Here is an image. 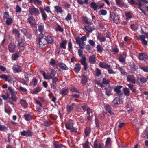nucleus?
I'll return each mask as SVG.
<instances>
[{
	"label": "nucleus",
	"mask_w": 148,
	"mask_h": 148,
	"mask_svg": "<svg viewBox=\"0 0 148 148\" xmlns=\"http://www.w3.org/2000/svg\"><path fill=\"white\" fill-rule=\"evenodd\" d=\"M20 134L22 136L27 137H31L33 135V133L30 130H23L20 132Z\"/></svg>",
	"instance_id": "obj_11"
},
{
	"label": "nucleus",
	"mask_w": 148,
	"mask_h": 148,
	"mask_svg": "<svg viewBox=\"0 0 148 148\" xmlns=\"http://www.w3.org/2000/svg\"><path fill=\"white\" fill-rule=\"evenodd\" d=\"M75 39L77 40H80L82 41H85L86 40L87 38L86 36H82L81 38L79 37H77L75 38Z\"/></svg>",
	"instance_id": "obj_54"
},
{
	"label": "nucleus",
	"mask_w": 148,
	"mask_h": 148,
	"mask_svg": "<svg viewBox=\"0 0 148 148\" xmlns=\"http://www.w3.org/2000/svg\"><path fill=\"white\" fill-rule=\"evenodd\" d=\"M139 69L143 70L145 72H148V66L147 67H146V66H142L141 65H140Z\"/></svg>",
	"instance_id": "obj_58"
},
{
	"label": "nucleus",
	"mask_w": 148,
	"mask_h": 148,
	"mask_svg": "<svg viewBox=\"0 0 148 148\" xmlns=\"http://www.w3.org/2000/svg\"><path fill=\"white\" fill-rule=\"evenodd\" d=\"M46 40L47 44H52L53 41L52 36L49 35H48L46 36Z\"/></svg>",
	"instance_id": "obj_39"
},
{
	"label": "nucleus",
	"mask_w": 148,
	"mask_h": 148,
	"mask_svg": "<svg viewBox=\"0 0 148 148\" xmlns=\"http://www.w3.org/2000/svg\"><path fill=\"white\" fill-rule=\"evenodd\" d=\"M17 45L20 47H25V40L22 38L18 39Z\"/></svg>",
	"instance_id": "obj_13"
},
{
	"label": "nucleus",
	"mask_w": 148,
	"mask_h": 148,
	"mask_svg": "<svg viewBox=\"0 0 148 148\" xmlns=\"http://www.w3.org/2000/svg\"><path fill=\"white\" fill-rule=\"evenodd\" d=\"M23 116L26 121H30L32 119V116L30 114H25Z\"/></svg>",
	"instance_id": "obj_43"
},
{
	"label": "nucleus",
	"mask_w": 148,
	"mask_h": 148,
	"mask_svg": "<svg viewBox=\"0 0 148 148\" xmlns=\"http://www.w3.org/2000/svg\"><path fill=\"white\" fill-rule=\"evenodd\" d=\"M41 90V88L38 86L36 88L34 89L33 91V93L34 94H37L40 92Z\"/></svg>",
	"instance_id": "obj_52"
},
{
	"label": "nucleus",
	"mask_w": 148,
	"mask_h": 148,
	"mask_svg": "<svg viewBox=\"0 0 148 148\" xmlns=\"http://www.w3.org/2000/svg\"><path fill=\"white\" fill-rule=\"evenodd\" d=\"M16 45L13 42L10 43L8 45V49L10 53H14L15 50Z\"/></svg>",
	"instance_id": "obj_12"
},
{
	"label": "nucleus",
	"mask_w": 148,
	"mask_h": 148,
	"mask_svg": "<svg viewBox=\"0 0 148 148\" xmlns=\"http://www.w3.org/2000/svg\"><path fill=\"white\" fill-rule=\"evenodd\" d=\"M97 39L99 40L101 42H104L106 40L105 37L101 33L98 34L97 36Z\"/></svg>",
	"instance_id": "obj_28"
},
{
	"label": "nucleus",
	"mask_w": 148,
	"mask_h": 148,
	"mask_svg": "<svg viewBox=\"0 0 148 148\" xmlns=\"http://www.w3.org/2000/svg\"><path fill=\"white\" fill-rule=\"evenodd\" d=\"M44 29V26L43 25H40L38 26V30L40 32V33H42Z\"/></svg>",
	"instance_id": "obj_64"
},
{
	"label": "nucleus",
	"mask_w": 148,
	"mask_h": 148,
	"mask_svg": "<svg viewBox=\"0 0 148 148\" xmlns=\"http://www.w3.org/2000/svg\"><path fill=\"white\" fill-rule=\"evenodd\" d=\"M93 145L95 148H104V144L102 143H100L98 144L97 140L94 141Z\"/></svg>",
	"instance_id": "obj_20"
},
{
	"label": "nucleus",
	"mask_w": 148,
	"mask_h": 148,
	"mask_svg": "<svg viewBox=\"0 0 148 148\" xmlns=\"http://www.w3.org/2000/svg\"><path fill=\"white\" fill-rule=\"evenodd\" d=\"M126 56L124 54H120L119 56V60L120 62L124 63L125 61Z\"/></svg>",
	"instance_id": "obj_37"
},
{
	"label": "nucleus",
	"mask_w": 148,
	"mask_h": 148,
	"mask_svg": "<svg viewBox=\"0 0 148 148\" xmlns=\"http://www.w3.org/2000/svg\"><path fill=\"white\" fill-rule=\"evenodd\" d=\"M90 130L89 128H86L84 131V133L86 136H87L90 133Z\"/></svg>",
	"instance_id": "obj_59"
},
{
	"label": "nucleus",
	"mask_w": 148,
	"mask_h": 148,
	"mask_svg": "<svg viewBox=\"0 0 148 148\" xmlns=\"http://www.w3.org/2000/svg\"><path fill=\"white\" fill-rule=\"evenodd\" d=\"M112 108L110 105L107 104L105 107V110L110 115L112 116L114 114V113L112 111Z\"/></svg>",
	"instance_id": "obj_24"
},
{
	"label": "nucleus",
	"mask_w": 148,
	"mask_h": 148,
	"mask_svg": "<svg viewBox=\"0 0 148 148\" xmlns=\"http://www.w3.org/2000/svg\"><path fill=\"white\" fill-rule=\"evenodd\" d=\"M116 69L119 70L121 75L124 76H125L127 75V73L125 71V69L123 68L122 67H116Z\"/></svg>",
	"instance_id": "obj_36"
},
{
	"label": "nucleus",
	"mask_w": 148,
	"mask_h": 148,
	"mask_svg": "<svg viewBox=\"0 0 148 148\" xmlns=\"http://www.w3.org/2000/svg\"><path fill=\"white\" fill-rule=\"evenodd\" d=\"M132 13L130 12H127L125 13V15L126 17V20H128L132 18Z\"/></svg>",
	"instance_id": "obj_61"
},
{
	"label": "nucleus",
	"mask_w": 148,
	"mask_h": 148,
	"mask_svg": "<svg viewBox=\"0 0 148 148\" xmlns=\"http://www.w3.org/2000/svg\"><path fill=\"white\" fill-rule=\"evenodd\" d=\"M127 79L128 82H131L134 84L136 83V79L134 76L133 75H128L127 77Z\"/></svg>",
	"instance_id": "obj_14"
},
{
	"label": "nucleus",
	"mask_w": 148,
	"mask_h": 148,
	"mask_svg": "<svg viewBox=\"0 0 148 148\" xmlns=\"http://www.w3.org/2000/svg\"><path fill=\"white\" fill-rule=\"evenodd\" d=\"M20 103L24 108H27L28 106V104L26 101L22 99L20 100Z\"/></svg>",
	"instance_id": "obj_40"
},
{
	"label": "nucleus",
	"mask_w": 148,
	"mask_h": 148,
	"mask_svg": "<svg viewBox=\"0 0 148 148\" xmlns=\"http://www.w3.org/2000/svg\"><path fill=\"white\" fill-rule=\"evenodd\" d=\"M115 2L116 4L120 7H124L125 8L129 7L128 4L125 3L122 0H116Z\"/></svg>",
	"instance_id": "obj_10"
},
{
	"label": "nucleus",
	"mask_w": 148,
	"mask_h": 148,
	"mask_svg": "<svg viewBox=\"0 0 148 148\" xmlns=\"http://www.w3.org/2000/svg\"><path fill=\"white\" fill-rule=\"evenodd\" d=\"M6 23L8 25H10L12 24L13 23V20L11 18H9L6 19Z\"/></svg>",
	"instance_id": "obj_56"
},
{
	"label": "nucleus",
	"mask_w": 148,
	"mask_h": 148,
	"mask_svg": "<svg viewBox=\"0 0 148 148\" xmlns=\"http://www.w3.org/2000/svg\"><path fill=\"white\" fill-rule=\"evenodd\" d=\"M137 1L138 2L135 1L134 5H138L137 8L142 11L145 15H146V14L145 11L141 8L142 6L145 5L142 3L144 4L147 3L148 0H137Z\"/></svg>",
	"instance_id": "obj_4"
},
{
	"label": "nucleus",
	"mask_w": 148,
	"mask_h": 148,
	"mask_svg": "<svg viewBox=\"0 0 148 148\" xmlns=\"http://www.w3.org/2000/svg\"><path fill=\"white\" fill-rule=\"evenodd\" d=\"M84 28L89 33L92 32L93 30L95 29V26L94 25L92 26L90 25L85 26Z\"/></svg>",
	"instance_id": "obj_31"
},
{
	"label": "nucleus",
	"mask_w": 148,
	"mask_h": 148,
	"mask_svg": "<svg viewBox=\"0 0 148 148\" xmlns=\"http://www.w3.org/2000/svg\"><path fill=\"white\" fill-rule=\"evenodd\" d=\"M20 53L21 52L19 51H16L15 53L12 54L11 57L12 60L13 61L17 60L19 57Z\"/></svg>",
	"instance_id": "obj_16"
},
{
	"label": "nucleus",
	"mask_w": 148,
	"mask_h": 148,
	"mask_svg": "<svg viewBox=\"0 0 148 148\" xmlns=\"http://www.w3.org/2000/svg\"><path fill=\"white\" fill-rule=\"evenodd\" d=\"M99 66L101 68H104L106 69H110L111 66L110 65L105 63L104 62H101L99 63Z\"/></svg>",
	"instance_id": "obj_17"
},
{
	"label": "nucleus",
	"mask_w": 148,
	"mask_h": 148,
	"mask_svg": "<svg viewBox=\"0 0 148 148\" xmlns=\"http://www.w3.org/2000/svg\"><path fill=\"white\" fill-rule=\"evenodd\" d=\"M46 37L42 33H40L36 39L37 43L38 45V47L40 48H42L44 46L47 44Z\"/></svg>",
	"instance_id": "obj_1"
},
{
	"label": "nucleus",
	"mask_w": 148,
	"mask_h": 148,
	"mask_svg": "<svg viewBox=\"0 0 148 148\" xmlns=\"http://www.w3.org/2000/svg\"><path fill=\"white\" fill-rule=\"evenodd\" d=\"M99 12L100 13V15L105 16L107 14V12L106 10L104 9H101L99 11Z\"/></svg>",
	"instance_id": "obj_63"
},
{
	"label": "nucleus",
	"mask_w": 148,
	"mask_h": 148,
	"mask_svg": "<svg viewBox=\"0 0 148 148\" xmlns=\"http://www.w3.org/2000/svg\"><path fill=\"white\" fill-rule=\"evenodd\" d=\"M148 58L147 54L144 53H140L139 54V59L141 60H145Z\"/></svg>",
	"instance_id": "obj_33"
},
{
	"label": "nucleus",
	"mask_w": 148,
	"mask_h": 148,
	"mask_svg": "<svg viewBox=\"0 0 148 148\" xmlns=\"http://www.w3.org/2000/svg\"><path fill=\"white\" fill-rule=\"evenodd\" d=\"M81 77V83L83 85H85L88 81L87 77L84 75H82Z\"/></svg>",
	"instance_id": "obj_35"
},
{
	"label": "nucleus",
	"mask_w": 148,
	"mask_h": 148,
	"mask_svg": "<svg viewBox=\"0 0 148 148\" xmlns=\"http://www.w3.org/2000/svg\"><path fill=\"white\" fill-rule=\"evenodd\" d=\"M106 91V94L108 96H109L111 95V89L110 88H105Z\"/></svg>",
	"instance_id": "obj_50"
},
{
	"label": "nucleus",
	"mask_w": 148,
	"mask_h": 148,
	"mask_svg": "<svg viewBox=\"0 0 148 148\" xmlns=\"http://www.w3.org/2000/svg\"><path fill=\"white\" fill-rule=\"evenodd\" d=\"M97 58L94 55L90 56L89 57V61L91 64H95L97 60Z\"/></svg>",
	"instance_id": "obj_22"
},
{
	"label": "nucleus",
	"mask_w": 148,
	"mask_h": 148,
	"mask_svg": "<svg viewBox=\"0 0 148 148\" xmlns=\"http://www.w3.org/2000/svg\"><path fill=\"white\" fill-rule=\"evenodd\" d=\"M130 66L131 70L133 71H135L137 68H136V65L135 64L134 62H133L132 64L130 65Z\"/></svg>",
	"instance_id": "obj_57"
},
{
	"label": "nucleus",
	"mask_w": 148,
	"mask_h": 148,
	"mask_svg": "<svg viewBox=\"0 0 148 148\" xmlns=\"http://www.w3.org/2000/svg\"><path fill=\"white\" fill-rule=\"evenodd\" d=\"M130 26V28L132 30L135 31L138 29V25L137 23H135L131 24Z\"/></svg>",
	"instance_id": "obj_44"
},
{
	"label": "nucleus",
	"mask_w": 148,
	"mask_h": 148,
	"mask_svg": "<svg viewBox=\"0 0 148 148\" xmlns=\"http://www.w3.org/2000/svg\"><path fill=\"white\" fill-rule=\"evenodd\" d=\"M111 144V138L108 137L106 140L105 143V147L107 148L108 146H110Z\"/></svg>",
	"instance_id": "obj_49"
},
{
	"label": "nucleus",
	"mask_w": 148,
	"mask_h": 148,
	"mask_svg": "<svg viewBox=\"0 0 148 148\" xmlns=\"http://www.w3.org/2000/svg\"><path fill=\"white\" fill-rule=\"evenodd\" d=\"M59 94L64 96L68 94V88H64L60 91Z\"/></svg>",
	"instance_id": "obj_32"
},
{
	"label": "nucleus",
	"mask_w": 148,
	"mask_h": 148,
	"mask_svg": "<svg viewBox=\"0 0 148 148\" xmlns=\"http://www.w3.org/2000/svg\"><path fill=\"white\" fill-rule=\"evenodd\" d=\"M53 145L55 148H62L64 146L62 144H59V142L54 141L53 143Z\"/></svg>",
	"instance_id": "obj_41"
},
{
	"label": "nucleus",
	"mask_w": 148,
	"mask_h": 148,
	"mask_svg": "<svg viewBox=\"0 0 148 148\" xmlns=\"http://www.w3.org/2000/svg\"><path fill=\"white\" fill-rule=\"evenodd\" d=\"M39 10L41 14L43 20L44 21H46L47 16L46 13L44 10L43 8H42L40 7L39 8Z\"/></svg>",
	"instance_id": "obj_26"
},
{
	"label": "nucleus",
	"mask_w": 148,
	"mask_h": 148,
	"mask_svg": "<svg viewBox=\"0 0 148 148\" xmlns=\"http://www.w3.org/2000/svg\"><path fill=\"white\" fill-rule=\"evenodd\" d=\"M54 8L55 10L57 13H62L64 11L62 8L59 5L55 6Z\"/></svg>",
	"instance_id": "obj_46"
},
{
	"label": "nucleus",
	"mask_w": 148,
	"mask_h": 148,
	"mask_svg": "<svg viewBox=\"0 0 148 148\" xmlns=\"http://www.w3.org/2000/svg\"><path fill=\"white\" fill-rule=\"evenodd\" d=\"M57 67H58L61 69L62 70H67L69 69V68L67 67L66 65L63 63L60 62L57 64L56 65Z\"/></svg>",
	"instance_id": "obj_18"
},
{
	"label": "nucleus",
	"mask_w": 148,
	"mask_h": 148,
	"mask_svg": "<svg viewBox=\"0 0 148 148\" xmlns=\"http://www.w3.org/2000/svg\"><path fill=\"white\" fill-rule=\"evenodd\" d=\"M123 92L124 95L126 96H129L130 95V91L129 89L126 87L123 89Z\"/></svg>",
	"instance_id": "obj_48"
},
{
	"label": "nucleus",
	"mask_w": 148,
	"mask_h": 148,
	"mask_svg": "<svg viewBox=\"0 0 148 148\" xmlns=\"http://www.w3.org/2000/svg\"><path fill=\"white\" fill-rule=\"evenodd\" d=\"M38 82V79L37 77H34L32 79V82H31V84L34 87L37 85Z\"/></svg>",
	"instance_id": "obj_47"
},
{
	"label": "nucleus",
	"mask_w": 148,
	"mask_h": 148,
	"mask_svg": "<svg viewBox=\"0 0 148 148\" xmlns=\"http://www.w3.org/2000/svg\"><path fill=\"white\" fill-rule=\"evenodd\" d=\"M53 122L50 120L45 121L44 122V125L45 127H49L53 124Z\"/></svg>",
	"instance_id": "obj_45"
},
{
	"label": "nucleus",
	"mask_w": 148,
	"mask_h": 148,
	"mask_svg": "<svg viewBox=\"0 0 148 148\" xmlns=\"http://www.w3.org/2000/svg\"><path fill=\"white\" fill-rule=\"evenodd\" d=\"M0 70L1 71L5 73H8L9 72L7 70L6 68L2 65H0Z\"/></svg>",
	"instance_id": "obj_55"
},
{
	"label": "nucleus",
	"mask_w": 148,
	"mask_h": 148,
	"mask_svg": "<svg viewBox=\"0 0 148 148\" xmlns=\"http://www.w3.org/2000/svg\"><path fill=\"white\" fill-rule=\"evenodd\" d=\"M29 13L32 15H38L40 14V12L38 10L33 6L32 7L29 8Z\"/></svg>",
	"instance_id": "obj_8"
},
{
	"label": "nucleus",
	"mask_w": 148,
	"mask_h": 148,
	"mask_svg": "<svg viewBox=\"0 0 148 148\" xmlns=\"http://www.w3.org/2000/svg\"><path fill=\"white\" fill-rule=\"evenodd\" d=\"M76 44L78 45L80 49H84L86 45L85 42L84 41H82L80 40H77L75 39Z\"/></svg>",
	"instance_id": "obj_19"
},
{
	"label": "nucleus",
	"mask_w": 148,
	"mask_h": 148,
	"mask_svg": "<svg viewBox=\"0 0 148 148\" xmlns=\"http://www.w3.org/2000/svg\"><path fill=\"white\" fill-rule=\"evenodd\" d=\"M99 3H96L95 2H92L91 3L90 6L91 8L93 9L95 11H97L98 8V4H99Z\"/></svg>",
	"instance_id": "obj_34"
},
{
	"label": "nucleus",
	"mask_w": 148,
	"mask_h": 148,
	"mask_svg": "<svg viewBox=\"0 0 148 148\" xmlns=\"http://www.w3.org/2000/svg\"><path fill=\"white\" fill-rule=\"evenodd\" d=\"M97 50L99 53H101L102 52L103 50V48L102 46L100 45H98L97 47Z\"/></svg>",
	"instance_id": "obj_53"
},
{
	"label": "nucleus",
	"mask_w": 148,
	"mask_h": 148,
	"mask_svg": "<svg viewBox=\"0 0 148 148\" xmlns=\"http://www.w3.org/2000/svg\"><path fill=\"white\" fill-rule=\"evenodd\" d=\"M28 20V22L30 24L31 26L35 27L36 25L34 23L35 21V19L33 16L29 17Z\"/></svg>",
	"instance_id": "obj_27"
},
{
	"label": "nucleus",
	"mask_w": 148,
	"mask_h": 148,
	"mask_svg": "<svg viewBox=\"0 0 148 148\" xmlns=\"http://www.w3.org/2000/svg\"><path fill=\"white\" fill-rule=\"evenodd\" d=\"M67 41L66 40H62L59 44V49H61L62 52H64V50L66 49Z\"/></svg>",
	"instance_id": "obj_9"
},
{
	"label": "nucleus",
	"mask_w": 148,
	"mask_h": 148,
	"mask_svg": "<svg viewBox=\"0 0 148 148\" xmlns=\"http://www.w3.org/2000/svg\"><path fill=\"white\" fill-rule=\"evenodd\" d=\"M0 78L8 81L10 84H13L14 83V79L10 75H7L5 74L0 75Z\"/></svg>",
	"instance_id": "obj_6"
},
{
	"label": "nucleus",
	"mask_w": 148,
	"mask_h": 148,
	"mask_svg": "<svg viewBox=\"0 0 148 148\" xmlns=\"http://www.w3.org/2000/svg\"><path fill=\"white\" fill-rule=\"evenodd\" d=\"M12 33L15 35V37L17 39L20 38L21 34L19 31L16 28L13 29Z\"/></svg>",
	"instance_id": "obj_25"
},
{
	"label": "nucleus",
	"mask_w": 148,
	"mask_h": 148,
	"mask_svg": "<svg viewBox=\"0 0 148 148\" xmlns=\"http://www.w3.org/2000/svg\"><path fill=\"white\" fill-rule=\"evenodd\" d=\"M83 21L86 24L90 25H92L93 23L91 20L88 18L87 17L83 16L82 17Z\"/></svg>",
	"instance_id": "obj_23"
},
{
	"label": "nucleus",
	"mask_w": 148,
	"mask_h": 148,
	"mask_svg": "<svg viewBox=\"0 0 148 148\" xmlns=\"http://www.w3.org/2000/svg\"><path fill=\"white\" fill-rule=\"evenodd\" d=\"M121 99L117 97H116L112 102L113 103V106L116 107L117 105L120 104Z\"/></svg>",
	"instance_id": "obj_30"
},
{
	"label": "nucleus",
	"mask_w": 148,
	"mask_h": 148,
	"mask_svg": "<svg viewBox=\"0 0 148 148\" xmlns=\"http://www.w3.org/2000/svg\"><path fill=\"white\" fill-rule=\"evenodd\" d=\"M140 40L141 41L142 45H148L147 42L145 38H147V36L145 35H139Z\"/></svg>",
	"instance_id": "obj_15"
},
{
	"label": "nucleus",
	"mask_w": 148,
	"mask_h": 148,
	"mask_svg": "<svg viewBox=\"0 0 148 148\" xmlns=\"http://www.w3.org/2000/svg\"><path fill=\"white\" fill-rule=\"evenodd\" d=\"M56 71L53 69L52 68L51 71V72L49 74L46 75L45 72H44L42 74V75L44 79H50V78L54 77L56 75Z\"/></svg>",
	"instance_id": "obj_5"
},
{
	"label": "nucleus",
	"mask_w": 148,
	"mask_h": 148,
	"mask_svg": "<svg viewBox=\"0 0 148 148\" xmlns=\"http://www.w3.org/2000/svg\"><path fill=\"white\" fill-rule=\"evenodd\" d=\"M110 83V82L108 79L106 78H103L102 84H108Z\"/></svg>",
	"instance_id": "obj_60"
},
{
	"label": "nucleus",
	"mask_w": 148,
	"mask_h": 148,
	"mask_svg": "<svg viewBox=\"0 0 148 148\" xmlns=\"http://www.w3.org/2000/svg\"><path fill=\"white\" fill-rule=\"evenodd\" d=\"M101 70L98 68L96 69V73L95 76L98 77L101 75Z\"/></svg>",
	"instance_id": "obj_62"
},
{
	"label": "nucleus",
	"mask_w": 148,
	"mask_h": 148,
	"mask_svg": "<svg viewBox=\"0 0 148 148\" xmlns=\"http://www.w3.org/2000/svg\"><path fill=\"white\" fill-rule=\"evenodd\" d=\"M109 19L110 20L113 21L114 23L116 24H119L121 21L120 17L119 15L113 12H110Z\"/></svg>",
	"instance_id": "obj_3"
},
{
	"label": "nucleus",
	"mask_w": 148,
	"mask_h": 148,
	"mask_svg": "<svg viewBox=\"0 0 148 148\" xmlns=\"http://www.w3.org/2000/svg\"><path fill=\"white\" fill-rule=\"evenodd\" d=\"M74 124V121L70 119L65 124L66 128L68 130H70L71 132H76L77 129L73 127Z\"/></svg>",
	"instance_id": "obj_2"
},
{
	"label": "nucleus",
	"mask_w": 148,
	"mask_h": 148,
	"mask_svg": "<svg viewBox=\"0 0 148 148\" xmlns=\"http://www.w3.org/2000/svg\"><path fill=\"white\" fill-rule=\"evenodd\" d=\"M11 94V98L12 100L14 102H16L17 99V98L16 96L17 92H14L12 93Z\"/></svg>",
	"instance_id": "obj_42"
},
{
	"label": "nucleus",
	"mask_w": 148,
	"mask_h": 148,
	"mask_svg": "<svg viewBox=\"0 0 148 148\" xmlns=\"http://www.w3.org/2000/svg\"><path fill=\"white\" fill-rule=\"evenodd\" d=\"M81 69V67L80 64L78 63H77L74 68V71L76 73H77Z\"/></svg>",
	"instance_id": "obj_38"
},
{
	"label": "nucleus",
	"mask_w": 148,
	"mask_h": 148,
	"mask_svg": "<svg viewBox=\"0 0 148 148\" xmlns=\"http://www.w3.org/2000/svg\"><path fill=\"white\" fill-rule=\"evenodd\" d=\"M75 105V104L74 103L70 105H68L66 107V110L68 113H70L73 110L74 108V106Z\"/></svg>",
	"instance_id": "obj_29"
},
{
	"label": "nucleus",
	"mask_w": 148,
	"mask_h": 148,
	"mask_svg": "<svg viewBox=\"0 0 148 148\" xmlns=\"http://www.w3.org/2000/svg\"><path fill=\"white\" fill-rule=\"evenodd\" d=\"M52 79V83L50 84V86L51 88L54 90H57V82L58 81V78L57 77H55L52 78H50Z\"/></svg>",
	"instance_id": "obj_7"
},
{
	"label": "nucleus",
	"mask_w": 148,
	"mask_h": 148,
	"mask_svg": "<svg viewBox=\"0 0 148 148\" xmlns=\"http://www.w3.org/2000/svg\"><path fill=\"white\" fill-rule=\"evenodd\" d=\"M29 3H33L34 4L37 3L40 5L42 3V1L40 0H29Z\"/></svg>",
	"instance_id": "obj_51"
},
{
	"label": "nucleus",
	"mask_w": 148,
	"mask_h": 148,
	"mask_svg": "<svg viewBox=\"0 0 148 148\" xmlns=\"http://www.w3.org/2000/svg\"><path fill=\"white\" fill-rule=\"evenodd\" d=\"M12 69L14 73H19L22 71L21 67L18 65L13 66H12Z\"/></svg>",
	"instance_id": "obj_21"
}]
</instances>
